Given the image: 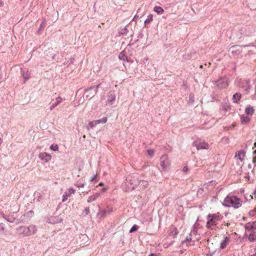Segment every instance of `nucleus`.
<instances>
[{
	"mask_svg": "<svg viewBox=\"0 0 256 256\" xmlns=\"http://www.w3.org/2000/svg\"><path fill=\"white\" fill-rule=\"evenodd\" d=\"M223 216L220 212L209 214L207 216L206 227L211 230H216L217 228L218 222L222 220Z\"/></svg>",
	"mask_w": 256,
	"mask_h": 256,
	"instance_id": "obj_1",
	"label": "nucleus"
},
{
	"mask_svg": "<svg viewBox=\"0 0 256 256\" xmlns=\"http://www.w3.org/2000/svg\"><path fill=\"white\" fill-rule=\"evenodd\" d=\"M223 204L226 206H232L235 208H240L242 204L241 200L235 196H226L223 202Z\"/></svg>",
	"mask_w": 256,
	"mask_h": 256,
	"instance_id": "obj_2",
	"label": "nucleus"
},
{
	"mask_svg": "<svg viewBox=\"0 0 256 256\" xmlns=\"http://www.w3.org/2000/svg\"><path fill=\"white\" fill-rule=\"evenodd\" d=\"M170 162L167 155H163L160 158V165L162 168L166 170L170 166Z\"/></svg>",
	"mask_w": 256,
	"mask_h": 256,
	"instance_id": "obj_3",
	"label": "nucleus"
},
{
	"mask_svg": "<svg viewBox=\"0 0 256 256\" xmlns=\"http://www.w3.org/2000/svg\"><path fill=\"white\" fill-rule=\"evenodd\" d=\"M228 84L229 80L226 77H224L216 82L217 86L220 89L226 88Z\"/></svg>",
	"mask_w": 256,
	"mask_h": 256,
	"instance_id": "obj_4",
	"label": "nucleus"
},
{
	"mask_svg": "<svg viewBox=\"0 0 256 256\" xmlns=\"http://www.w3.org/2000/svg\"><path fill=\"white\" fill-rule=\"evenodd\" d=\"M194 144L198 150H208L210 148L209 144L204 141H196Z\"/></svg>",
	"mask_w": 256,
	"mask_h": 256,
	"instance_id": "obj_5",
	"label": "nucleus"
},
{
	"mask_svg": "<svg viewBox=\"0 0 256 256\" xmlns=\"http://www.w3.org/2000/svg\"><path fill=\"white\" fill-rule=\"evenodd\" d=\"M39 158L46 162H49L52 159V156L46 152H41L38 155Z\"/></svg>",
	"mask_w": 256,
	"mask_h": 256,
	"instance_id": "obj_6",
	"label": "nucleus"
},
{
	"mask_svg": "<svg viewBox=\"0 0 256 256\" xmlns=\"http://www.w3.org/2000/svg\"><path fill=\"white\" fill-rule=\"evenodd\" d=\"M36 232V228L34 226H29L24 228V233L26 236H30L34 234Z\"/></svg>",
	"mask_w": 256,
	"mask_h": 256,
	"instance_id": "obj_7",
	"label": "nucleus"
},
{
	"mask_svg": "<svg viewBox=\"0 0 256 256\" xmlns=\"http://www.w3.org/2000/svg\"><path fill=\"white\" fill-rule=\"evenodd\" d=\"M246 230L247 232H251L252 231L256 230V222H251L247 223L245 226Z\"/></svg>",
	"mask_w": 256,
	"mask_h": 256,
	"instance_id": "obj_8",
	"label": "nucleus"
},
{
	"mask_svg": "<svg viewBox=\"0 0 256 256\" xmlns=\"http://www.w3.org/2000/svg\"><path fill=\"white\" fill-rule=\"evenodd\" d=\"M245 152L244 150L238 151L236 152L235 154V158L236 160H238L240 162H242L245 158Z\"/></svg>",
	"mask_w": 256,
	"mask_h": 256,
	"instance_id": "obj_9",
	"label": "nucleus"
},
{
	"mask_svg": "<svg viewBox=\"0 0 256 256\" xmlns=\"http://www.w3.org/2000/svg\"><path fill=\"white\" fill-rule=\"evenodd\" d=\"M230 50L233 56L238 55L241 52V50L239 46H232L230 48Z\"/></svg>",
	"mask_w": 256,
	"mask_h": 256,
	"instance_id": "obj_10",
	"label": "nucleus"
},
{
	"mask_svg": "<svg viewBox=\"0 0 256 256\" xmlns=\"http://www.w3.org/2000/svg\"><path fill=\"white\" fill-rule=\"evenodd\" d=\"M230 242V238L228 236H226L220 243V248L224 249L228 246Z\"/></svg>",
	"mask_w": 256,
	"mask_h": 256,
	"instance_id": "obj_11",
	"label": "nucleus"
},
{
	"mask_svg": "<svg viewBox=\"0 0 256 256\" xmlns=\"http://www.w3.org/2000/svg\"><path fill=\"white\" fill-rule=\"evenodd\" d=\"M248 233V240L250 242L256 240V230H253Z\"/></svg>",
	"mask_w": 256,
	"mask_h": 256,
	"instance_id": "obj_12",
	"label": "nucleus"
},
{
	"mask_svg": "<svg viewBox=\"0 0 256 256\" xmlns=\"http://www.w3.org/2000/svg\"><path fill=\"white\" fill-rule=\"evenodd\" d=\"M241 122L242 124H246L249 122L250 120V118L248 116H242L240 117Z\"/></svg>",
	"mask_w": 256,
	"mask_h": 256,
	"instance_id": "obj_13",
	"label": "nucleus"
},
{
	"mask_svg": "<svg viewBox=\"0 0 256 256\" xmlns=\"http://www.w3.org/2000/svg\"><path fill=\"white\" fill-rule=\"evenodd\" d=\"M137 183L140 185V188H144L146 187H147L148 184V182L145 180H141L140 182L137 180Z\"/></svg>",
	"mask_w": 256,
	"mask_h": 256,
	"instance_id": "obj_14",
	"label": "nucleus"
},
{
	"mask_svg": "<svg viewBox=\"0 0 256 256\" xmlns=\"http://www.w3.org/2000/svg\"><path fill=\"white\" fill-rule=\"evenodd\" d=\"M185 242L188 245H192L194 243L192 240V234H190L188 236L185 240Z\"/></svg>",
	"mask_w": 256,
	"mask_h": 256,
	"instance_id": "obj_15",
	"label": "nucleus"
},
{
	"mask_svg": "<svg viewBox=\"0 0 256 256\" xmlns=\"http://www.w3.org/2000/svg\"><path fill=\"white\" fill-rule=\"evenodd\" d=\"M112 212V208H108L102 211L101 213L102 216L104 217L106 216V214H110Z\"/></svg>",
	"mask_w": 256,
	"mask_h": 256,
	"instance_id": "obj_16",
	"label": "nucleus"
},
{
	"mask_svg": "<svg viewBox=\"0 0 256 256\" xmlns=\"http://www.w3.org/2000/svg\"><path fill=\"white\" fill-rule=\"evenodd\" d=\"M115 98H116L115 95L114 94H111L109 98L106 101V104H113L115 100Z\"/></svg>",
	"mask_w": 256,
	"mask_h": 256,
	"instance_id": "obj_17",
	"label": "nucleus"
},
{
	"mask_svg": "<svg viewBox=\"0 0 256 256\" xmlns=\"http://www.w3.org/2000/svg\"><path fill=\"white\" fill-rule=\"evenodd\" d=\"M154 10L158 14H162L164 12V9L162 7L158 6H155L154 8Z\"/></svg>",
	"mask_w": 256,
	"mask_h": 256,
	"instance_id": "obj_18",
	"label": "nucleus"
},
{
	"mask_svg": "<svg viewBox=\"0 0 256 256\" xmlns=\"http://www.w3.org/2000/svg\"><path fill=\"white\" fill-rule=\"evenodd\" d=\"M241 98V94L239 93H236L233 95V100L234 102H238Z\"/></svg>",
	"mask_w": 256,
	"mask_h": 256,
	"instance_id": "obj_19",
	"label": "nucleus"
},
{
	"mask_svg": "<svg viewBox=\"0 0 256 256\" xmlns=\"http://www.w3.org/2000/svg\"><path fill=\"white\" fill-rule=\"evenodd\" d=\"M245 112L248 114L252 116L254 112V109L252 107L248 106L246 108Z\"/></svg>",
	"mask_w": 256,
	"mask_h": 256,
	"instance_id": "obj_20",
	"label": "nucleus"
},
{
	"mask_svg": "<svg viewBox=\"0 0 256 256\" xmlns=\"http://www.w3.org/2000/svg\"><path fill=\"white\" fill-rule=\"evenodd\" d=\"M99 196L98 194H96L94 196H90L88 199V202H91L96 200L97 198Z\"/></svg>",
	"mask_w": 256,
	"mask_h": 256,
	"instance_id": "obj_21",
	"label": "nucleus"
},
{
	"mask_svg": "<svg viewBox=\"0 0 256 256\" xmlns=\"http://www.w3.org/2000/svg\"><path fill=\"white\" fill-rule=\"evenodd\" d=\"M62 98L60 96L56 98V103L55 104H53L51 107H50V110H52V108H54L58 104H60L62 102Z\"/></svg>",
	"mask_w": 256,
	"mask_h": 256,
	"instance_id": "obj_22",
	"label": "nucleus"
},
{
	"mask_svg": "<svg viewBox=\"0 0 256 256\" xmlns=\"http://www.w3.org/2000/svg\"><path fill=\"white\" fill-rule=\"evenodd\" d=\"M107 120H108V118L106 117H104L102 119L96 120V121L97 123V124H100V123H104V124L106 123Z\"/></svg>",
	"mask_w": 256,
	"mask_h": 256,
	"instance_id": "obj_23",
	"label": "nucleus"
},
{
	"mask_svg": "<svg viewBox=\"0 0 256 256\" xmlns=\"http://www.w3.org/2000/svg\"><path fill=\"white\" fill-rule=\"evenodd\" d=\"M146 152L148 156H149L150 158H152L154 155V150H148Z\"/></svg>",
	"mask_w": 256,
	"mask_h": 256,
	"instance_id": "obj_24",
	"label": "nucleus"
},
{
	"mask_svg": "<svg viewBox=\"0 0 256 256\" xmlns=\"http://www.w3.org/2000/svg\"><path fill=\"white\" fill-rule=\"evenodd\" d=\"M153 20V16L152 14H150L148 16L147 18L144 21V24H149Z\"/></svg>",
	"mask_w": 256,
	"mask_h": 256,
	"instance_id": "obj_25",
	"label": "nucleus"
},
{
	"mask_svg": "<svg viewBox=\"0 0 256 256\" xmlns=\"http://www.w3.org/2000/svg\"><path fill=\"white\" fill-rule=\"evenodd\" d=\"M30 72L28 71H26V72H24L22 74V76L25 79V80H26L30 78Z\"/></svg>",
	"mask_w": 256,
	"mask_h": 256,
	"instance_id": "obj_26",
	"label": "nucleus"
},
{
	"mask_svg": "<svg viewBox=\"0 0 256 256\" xmlns=\"http://www.w3.org/2000/svg\"><path fill=\"white\" fill-rule=\"evenodd\" d=\"M50 149L54 151H58V146L57 144H52Z\"/></svg>",
	"mask_w": 256,
	"mask_h": 256,
	"instance_id": "obj_27",
	"label": "nucleus"
},
{
	"mask_svg": "<svg viewBox=\"0 0 256 256\" xmlns=\"http://www.w3.org/2000/svg\"><path fill=\"white\" fill-rule=\"evenodd\" d=\"M75 192V190L72 188H69L68 190V192H66V194H68V196H70L72 194H74Z\"/></svg>",
	"mask_w": 256,
	"mask_h": 256,
	"instance_id": "obj_28",
	"label": "nucleus"
},
{
	"mask_svg": "<svg viewBox=\"0 0 256 256\" xmlns=\"http://www.w3.org/2000/svg\"><path fill=\"white\" fill-rule=\"evenodd\" d=\"M97 125V123L96 122V120H94V121H92V122H90L89 123H88V126L92 128H94Z\"/></svg>",
	"mask_w": 256,
	"mask_h": 256,
	"instance_id": "obj_29",
	"label": "nucleus"
},
{
	"mask_svg": "<svg viewBox=\"0 0 256 256\" xmlns=\"http://www.w3.org/2000/svg\"><path fill=\"white\" fill-rule=\"evenodd\" d=\"M100 86V84H98L97 85L96 88H95V89H94V94H96L97 92V91H98V88ZM94 88V87H91V88H88L87 90H86V92H88L90 90H92V89Z\"/></svg>",
	"mask_w": 256,
	"mask_h": 256,
	"instance_id": "obj_30",
	"label": "nucleus"
},
{
	"mask_svg": "<svg viewBox=\"0 0 256 256\" xmlns=\"http://www.w3.org/2000/svg\"><path fill=\"white\" fill-rule=\"evenodd\" d=\"M256 208H254V210H251L249 212V215L252 216H256Z\"/></svg>",
	"mask_w": 256,
	"mask_h": 256,
	"instance_id": "obj_31",
	"label": "nucleus"
},
{
	"mask_svg": "<svg viewBox=\"0 0 256 256\" xmlns=\"http://www.w3.org/2000/svg\"><path fill=\"white\" fill-rule=\"evenodd\" d=\"M138 228V226L136 225H134L130 230V232H133Z\"/></svg>",
	"mask_w": 256,
	"mask_h": 256,
	"instance_id": "obj_32",
	"label": "nucleus"
},
{
	"mask_svg": "<svg viewBox=\"0 0 256 256\" xmlns=\"http://www.w3.org/2000/svg\"><path fill=\"white\" fill-rule=\"evenodd\" d=\"M171 230L174 231V234L173 235V236H176L178 234V230L175 227H172Z\"/></svg>",
	"mask_w": 256,
	"mask_h": 256,
	"instance_id": "obj_33",
	"label": "nucleus"
},
{
	"mask_svg": "<svg viewBox=\"0 0 256 256\" xmlns=\"http://www.w3.org/2000/svg\"><path fill=\"white\" fill-rule=\"evenodd\" d=\"M68 194L66 193V194L63 195L62 196V202H65L68 200Z\"/></svg>",
	"mask_w": 256,
	"mask_h": 256,
	"instance_id": "obj_34",
	"label": "nucleus"
},
{
	"mask_svg": "<svg viewBox=\"0 0 256 256\" xmlns=\"http://www.w3.org/2000/svg\"><path fill=\"white\" fill-rule=\"evenodd\" d=\"M182 171L184 172H186L188 171V168L186 166H184L183 167Z\"/></svg>",
	"mask_w": 256,
	"mask_h": 256,
	"instance_id": "obj_35",
	"label": "nucleus"
},
{
	"mask_svg": "<svg viewBox=\"0 0 256 256\" xmlns=\"http://www.w3.org/2000/svg\"><path fill=\"white\" fill-rule=\"evenodd\" d=\"M119 58L121 60H124L125 56L122 53H120Z\"/></svg>",
	"mask_w": 256,
	"mask_h": 256,
	"instance_id": "obj_36",
	"label": "nucleus"
},
{
	"mask_svg": "<svg viewBox=\"0 0 256 256\" xmlns=\"http://www.w3.org/2000/svg\"><path fill=\"white\" fill-rule=\"evenodd\" d=\"M230 224L228 222H224V224H222V226H228Z\"/></svg>",
	"mask_w": 256,
	"mask_h": 256,
	"instance_id": "obj_37",
	"label": "nucleus"
},
{
	"mask_svg": "<svg viewBox=\"0 0 256 256\" xmlns=\"http://www.w3.org/2000/svg\"><path fill=\"white\" fill-rule=\"evenodd\" d=\"M84 184H80V185H78V188H80V187H84Z\"/></svg>",
	"mask_w": 256,
	"mask_h": 256,
	"instance_id": "obj_38",
	"label": "nucleus"
},
{
	"mask_svg": "<svg viewBox=\"0 0 256 256\" xmlns=\"http://www.w3.org/2000/svg\"><path fill=\"white\" fill-rule=\"evenodd\" d=\"M4 6L3 2L0 0V6Z\"/></svg>",
	"mask_w": 256,
	"mask_h": 256,
	"instance_id": "obj_39",
	"label": "nucleus"
},
{
	"mask_svg": "<svg viewBox=\"0 0 256 256\" xmlns=\"http://www.w3.org/2000/svg\"><path fill=\"white\" fill-rule=\"evenodd\" d=\"M253 194L254 195L255 198L256 199V190H254V192L253 193Z\"/></svg>",
	"mask_w": 256,
	"mask_h": 256,
	"instance_id": "obj_40",
	"label": "nucleus"
},
{
	"mask_svg": "<svg viewBox=\"0 0 256 256\" xmlns=\"http://www.w3.org/2000/svg\"><path fill=\"white\" fill-rule=\"evenodd\" d=\"M148 256H157L156 254H151Z\"/></svg>",
	"mask_w": 256,
	"mask_h": 256,
	"instance_id": "obj_41",
	"label": "nucleus"
},
{
	"mask_svg": "<svg viewBox=\"0 0 256 256\" xmlns=\"http://www.w3.org/2000/svg\"><path fill=\"white\" fill-rule=\"evenodd\" d=\"M100 186H102L103 185V184L102 182H100V184H99Z\"/></svg>",
	"mask_w": 256,
	"mask_h": 256,
	"instance_id": "obj_42",
	"label": "nucleus"
},
{
	"mask_svg": "<svg viewBox=\"0 0 256 256\" xmlns=\"http://www.w3.org/2000/svg\"><path fill=\"white\" fill-rule=\"evenodd\" d=\"M254 146L256 147V142H254Z\"/></svg>",
	"mask_w": 256,
	"mask_h": 256,
	"instance_id": "obj_43",
	"label": "nucleus"
},
{
	"mask_svg": "<svg viewBox=\"0 0 256 256\" xmlns=\"http://www.w3.org/2000/svg\"><path fill=\"white\" fill-rule=\"evenodd\" d=\"M202 68V65H201V66H200V68Z\"/></svg>",
	"mask_w": 256,
	"mask_h": 256,
	"instance_id": "obj_44",
	"label": "nucleus"
},
{
	"mask_svg": "<svg viewBox=\"0 0 256 256\" xmlns=\"http://www.w3.org/2000/svg\"><path fill=\"white\" fill-rule=\"evenodd\" d=\"M254 152L256 154V150H254Z\"/></svg>",
	"mask_w": 256,
	"mask_h": 256,
	"instance_id": "obj_45",
	"label": "nucleus"
}]
</instances>
